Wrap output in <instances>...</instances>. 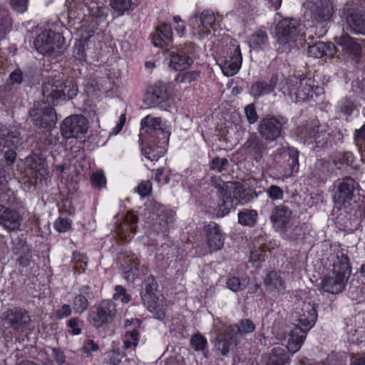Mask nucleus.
Returning a JSON list of instances; mask_svg holds the SVG:
<instances>
[{
	"instance_id": "f257e3e1",
	"label": "nucleus",
	"mask_w": 365,
	"mask_h": 365,
	"mask_svg": "<svg viewBox=\"0 0 365 365\" xmlns=\"http://www.w3.org/2000/svg\"><path fill=\"white\" fill-rule=\"evenodd\" d=\"M292 317L297 324L289 333L287 348L289 352L294 354L299 350L307 332L317 322V306L311 302H303L302 305L296 307Z\"/></svg>"
},
{
	"instance_id": "f03ea898",
	"label": "nucleus",
	"mask_w": 365,
	"mask_h": 365,
	"mask_svg": "<svg viewBox=\"0 0 365 365\" xmlns=\"http://www.w3.org/2000/svg\"><path fill=\"white\" fill-rule=\"evenodd\" d=\"M78 92L77 84L68 81L63 83L55 79H49L41 86L43 99L40 103L54 106L59 101L72 99Z\"/></svg>"
},
{
	"instance_id": "7ed1b4c3",
	"label": "nucleus",
	"mask_w": 365,
	"mask_h": 365,
	"mask_svg": "<svg viewBox=\"0 0 365 365\" xmlns=\"http://www.w3.org/2000/svg\"><path fill=\"white\" fill-rule=\"evenodd\" d=\"M68 4V15L69 19L83 20L88 16L96 22L106 20L108 8L102 2L93 0H66Z\"/></svg>"
},
{
	"instance_id": "20e7f679",
	"label": "nucleus",
	"mask_w": 365,
	"mask_h": 365,
	"mask_svg": "<svg viewBox=\"0 0 365 365\" xmlns=\"http://www.w3.org/2000/svg\"><path fill=\"white\" fill-rule=\"evenodd\" d=\"M313 81L311 78H303L300 80L292 78H284L279 83V91L283 96H287L295 102H303L309 98H312L314 95H317L316 90L319 88L317 86L314 88Z\"/></svg>"
},
{
	"instance_id": "39448f33",
	"label": "nucleus",
	"mask_w": 365,
	"mask_h": 365,
	"mask_svg": "<svg viewBox=\"0 0 365 365\" xmlns=\"http://www.w3.org/2000/svg\"><path fill=\"white\" fill-rule=\"evenodd\" d=\"M158 283L153 276H149L143 281L140 297L144 306L148 310L154 314L158 319H163L166 315V304L161 298L156 295Z\"/></svg>"
},
{
	"instance_id": "423d86ee",
	"label": "nucleus",
	"mask_w": 365,
	"mask_h": 365,
	"mask_svg": "<svg viewBox=\"0 0 365 365\" xmlns=\"http://www.w3.org/2000/svg\"><path fill=\"white\" fill-rule=\"evenodd\" d=\"M359 184L351 177H344L335 181L334 184L333 202L334 203L332 213L335 215L341 210V206L346 207L351 206V201L355 197V191Z\"/></svg>"
},
{
	"instance_id": "0eeeda50",
	"label": "nucleus",
	"mask_w": 365,
	"mask_h": 365,
	"mask_svg": "<svg viewBox=\"0 0 365 365\" xmlns=\"http://www.w3.org/2000/svg\"><path fill=\"white\" fill-rule=\"evenodd\" d=\"M304 26L294 19H284L277 26V41L282 46V52H289L291 50L290 43H294L302 36Z\"/></svg>"
},
{
	"instance_id": "6e6552de",
	"label": "nucleus",
	"mask_w": 365,
	"mask_h": 365,
	"mask_svg": "<svg viewBox=\"0 0 365 365\" xmlns=\"http://www.w3.org/2000/svg\"><path fill=\"white\" fill-rule=\"evenodd\" d=\"M22 144L20 132L6 127L0 128V153L4 155L8 165H12L16 159V149Z\"/></svg>"
},
{
	"instance_id": "1a4fd4ad",
	"label": "nucleus",
	"mask_w": 365,
	"mask_h": 365,
	"mask_svg": "<svg viewBox=\"0 0 365 365\" xmlns=\"http://www.w3.org/2000/svg\"><path fill=\"white\" fill-rule=\"evenodd\" d=\"M35 46L44 56L60 54L66 50L65 38L59 33L48 31L38 36Z\"/></svg>"
},
{
	"instance_id": "9d476101",
	"label": "nucleus",
	"mask_w": 365,
	"mask_h": 365,
	"mask_svg": "<svg viewBox=\"0 0 365 365\" xmlns=\"http://www.w3.org/2000/svg\"><path fill=\"white\" fill-rule=\"evenodd\" d=\"M144 215L148 219V223L159 226V227H155V230L164 232L167 231L169 225L174 222L175 212L165 209L163 205L156 202H153L145 210Z\"/></svg>"
},
{
	"instance_id": "9b49d317",
	"label": "nucleus",
	"mask_w": 365,
	"mask_h": 365,
	"mask_svg": "<svg viewBox=\"0 0 365 365\" xmlns=\"http://www.w3.org/2000/svg\"><path fill=\"white\" fill-rule=\"evenodd\" d=\"M287 122V118L282 115L267 116L260 120L257 130L262 138L274 141L282 135Z\"/></svg>"
},
{
	"instance_id": "f8f14e48",
	"label": "nucleus",
	"mask_w": 365,
	"mask_h": 365,
	"mask_svg": "<svg viewBox=\"0 0 365 365\" xmlns=\"http://www.w3.org/2000/svg\"><path fill=\"white\" fill-rule=\"evenodd\" d=\"M116 312L115 304L112 300H103L90 312L89 322L93 327L100 329L113 321Z\"/></svg>"
},
{
	"instance_id": "ddd939ff",
	"label": "nucleus",
	"mask_w": 365,
	"mask_h": 365,
	"mask_svg": "<svg viewBox=\"0 0 365 365\" xmlns=\"http://www.w3.org/2000/svg\"><path fill=\"white\" fill-rule=\"evenodd\" d=\"M35 126L51 130L56 125L57 115L52 106L36 102L29 112Z\"/></svg>"
},
{
	"instance_id": "4468645a",
	"label": "nucleus",
	"mask_w": 365,
	"mask_h": 365,
	"mask_svg": "<svg viewBox=\"0 0 365 365\" xmlns=\"http://www.w3.org/2000/svg\"><path fill=\"white\" fill-rule=\"evenodd\" d=\"M304 6L305 12L309 13L311 19L317 22L329 20L334 13L331 0H308Z\"/></svg>"
},
{
	"instance_id": "2eb2a0df",
	"label": "nucleus",
	"mask_w": 365,
	"mask_h": 365,
	"mask_svg": "<svg viewBox=\"0 0 365 365\" xmlns=\"http://www.w3.org/2000/svg\"><path fill=\"white\" fill-rule=\"evenodd\" d=\"M61 134L65 138H79L88 131V120L81 115L67 117L61 125Z\"/></svg>"
},
{
	"instance_id": "dca6fc26",
	"label": "nucleus",
	"mask_w": 365,
	"mask_h": 365,
	"mask_svg": "<svg viewBox=\"0 0 365 365\" xmlns=\"http://www.w3.org/2000/svg\"><path fill=\"white\" fill-rule=\"evenodd\" d=\"M2 316L9 327L16 331H23L31 322L29 313L21 307L9 308L3 312Z\"/></svg>"
},
{
	"instance_id": "f3484780",
	"label": "nucleus",
	"mask_w": 365,
	"mask_h": 365,
	"mask_svg": "<svg viewBox=\"0 0 365 365\" xmlns=\"http://www.w3.org/2000/svg\"><path fill=\"white\" fill-rule=\"evenodd\" d=\"M144 133L153 136H157L163 140V143L168 141L170 135V133L163 128L161 118H154L150 115L141 120V129L139 134L140 139H141Z\"/></svg>"
},
{
	"instance_id": "a211bd4d",
	"label": "nucleus",
	"mask_w": 365,
	"mask_h": 365,
	"mask_svg": "<svg viewBox=\"0 0 365 365\" xmlns=\"http://www.w3.org/2000/svg\"><path fill=\"white\" fill-rule=\"evenodd\" d=\"M206 244L211 252L221 250L225 243V237L217 223L212 222L205 227Z\"/></svg>"
},
{
	"instance_id": "6ab92c4d",
	"label": "nucleus",
	"mask_w": 365,
	"mask_h": 365,
	"mask_svg": "<svg viewBox=\"0 0 365 365\" xmlns=\"http://www.w3.org/2000/svg\"><path fill=\"white\" fill-rule=\"evenodd\" d=\"M279 83L278 75L273 73L268 81L260 79L254 82L249 88V93L255 99H257L272 93Z\"/></svg>"
},
{
	"instance_id": "aec40b11",
	"label": "nucleus",
	"mask_w": 365,
	"mask_h": 365,
	"mask_svg": "<svg viewBox=\"0 0 365 365\" xmlns=\"http://www.w3.org/2000/svg\"><path fill=\"white\" fill-rule=\"evenodd\" d=\"M168 86L163 82H158L148 88L144 102L150 107H155L168 98Z\"/></svg>"
},
{
	"instance_id": "412c9836",
	"label": "nucleus",
	"mask_w": 365,
	"mask_h": 365,
	"mask_svg": "<svg viewBox=\"0 0 365 365\" xmlns=\"http://www.w3.org/2000/svg\"><path fill=\"white\" fill-rule=\"evenodd\" d=\"M334 40L345 54L351 56L357 61L361 58V45L349 34H342L340 36L335 37Z\"/></svg>"
},
{
	"instance_id": "4be33fe9",
	"label": "nucleus",
	"mask_w": 365,
	"mask_h": 365,
	"mask_svg": "<svg viewBox=\"0 0 365 365\" xmlns=\"http://www.w3.org/2000/svg\"><path fill=\"white\" fill-rule=\"evenodd\" d=\"M22 218L15 210L0 205V225L9 231L18 230Z\"/></svg>"
},
{
	"instance_id": "5701e85b",
	"label": "nucleus",
	"mask_w": 365,
	"mask_h": 365,
	"mask_svg": "<svg viewBox=\"0 0 365 365\" xmlns=\"http://www.w3.org/2000/svg\"><path fill=\"white\" fill-rule=\"evenodd\" d=\"M199 20V34H207L210 29L216 30L220 26V22L222 20V16L219 13H215L210 9L202 11L200 16Z\"/></svg>"
},
{
	"instance_id": "b1692460",
	"label": "nucleus",
	"mask_w": 365,
	"mask_h": 365,
	"mask_svg": "<svg viewBox=\"0 0 365 365\" xmlns=\"http://www.w3.org/2000/svg\"><path fill=\"white\" fill-rule=\"evenodd\" d=\"M347 22L354 33L365 35V9L362 6L349 9Z\"/></svg>"
},
{
	"instance_id": "393cba45",
	"label": "nucleus",
	"mask_w": 365,
	"mask_h": 365,
	"mask_svg": "<svg viewBox=\"0 0 365 365\" xmlns=\"http://www.w3.org/2000/svg\"><path fill=\"white\" fill-rule=\"evenodd\" d=\"M242 54L240 46L234 48L232 55L226 57L220 63L222 73L227 76H232L240 70L242 65Z\"/></svg>"
},
{
	"instance_id": "a878e982",
	"label": "nucleus",
	"mask_w": 365,
	"mask_h": 365,
	"mask_svg": "<svg viewBox=\"0 0 365 365\" xmlns=\"http://www.w3.org/2000/svg\"><path fill=\"white\" fill-rule=\"evenodd\" d=\"M292 215V211L287 206L279 205L272 209L269 219L274 227L284 230L286 229Z\"/></svg>"
},
{
	"instance_id": "bb28decb",
	"label": "nucleus",
	"mask_w": 365,
	"mask_h": 365,
	"mask_svg": "<svg viewBox=\"0 0 365 365\" xmlns=\"http://www.w3.org/2000/svg\"><path fill=\"white\" fill-rule=\"evenodd\" d=\"M239 342L236 336L227 328L222 334L217 336L214 346L222 356H227L230 351L233 349Z\"/></svg>"
},
{
	"instance_id": "cd10ccee",
	"label": "nucleus",
	"mask_w": 365,
	"mask_h": 365,
	"mask_svg": "<svg viewBox=\"0 0 365 365\" xmlns=\"http://www.w3.org/2000/svg\"><path fill=\"white\" fill-rule=\"evenodd\" d=\"M346 282V279L332 274V275L325 277L322 280L321 287L324 292L332 294H337L343 292Z\"/></svg>"
},
{
	"instance_id": "c85d7f7f",
	"label": "nucleus",
	"mask_w": 365,
	"mask_h": 365,
	"mask_svg": "<svg viewBox=\"0 0 365 365\" xmlns=\"http://www.w3.org/2000/svg\"><path fill=\"white\" fill-rule=\"evenodd\" d=\"M138 217L132 213H128L122 222L116 223V232L122 240L127 241L130 234L136 232V224Z\"/></svg>"
},
{
	"instance_id": "c756f323",
	"label": "nucleus",
	"mask_w": 365,
	"mask_h": 365,
	"mask_svg": "<svg viewBox=\"0 0 365 365\" xmlns=\"http://www.w3.org/2000/svg\"><path fill=\"white\" fill-rule=\"evenodd\" d=\"M307 53L309 56L321 58L322 57L331 58L336 53V46L331 42L319 41L309 46Z\"/></svg>"
},
{
	"instance_id": "7c9ffc66",
	"label": "nucleus",
	"mask_w": 365,
	"mask_h": 365,
	"mask_svg": "<svg viewBox=\"0 0 365 365\" xmlns=\"http://www.w3.org/2000/svg\"><path fill=\"white\" fill-rule=\"evenodd\" d=\"M351 273V267L347 255L342 252L336 255V259L333 264L332 274H336L348 281Z\"/></svg>"
},
{
	"instance_id": "2f4dec72",
	"label": "nucleus",
	"mask_w": 365,
	"mask_h": 365,
	"mask_svg": "<svg viewBox=\"0 0 365 365\" xmlns=\"http://www.w3.org/2000/svg\"><path fill=\"white\" fill-rule=\"evenodd\" d=\"M264 284L270 292L284 294L286 284L281 276L274 270L269 272L264 279Z\"/></svg>"
},
{
	"instance_id": "473e14b6",
	"label": "nucleus",
	"mask_w": 365,
	"mask_h": 365,
	"mask_svg": "<svg viewBox=\"0 0 365 365\" xmlns=\"http://www.w3.org/2000/svg\"><path fill=\"white\" fill-rule=\"evenodd\" d=\"M168 56L170 59V68L176 71L187 70L194 62V58L185 56L175 50L168 51Z\"/></svg>"
},
{
	"instance_id": "72a5a7b5",
	"label": "nucleus",
	"mask_w": 365,
	"mask_h": 365,
	"mask_svg": "<svg viewBox=\"0 0 365 365\" xmlns=\"http://www.w3.org/2000/svg\"><path fill=\"white\" fill-rule=\"evenodd\" d=\"M26 164L41 178H44L48 174L47 163L45 158L40 153H32L28 156L26 158Z\"/></svg>"
},
{
	"instance_id": "f704fd0d",
	"label": "nucleus",
	"mask_w": 365,
	"mask_h": 365,
	"mask_svg": "<svg viewBox=\"0 0 365 365\" xmlns=\"http://www.w3.org/2000/svg\"><path fill=\"white\" fill-rule=\"evenodd\" d=\"M244 148L252 153L255 160H257L262 158V153L267 150V146L261 138L256 133H252L245 143Z\"/></svg>"
},
{
	"instance_id": "c9c22d12",
	"label": "nucleus",
	"mask_w": 365,
	"mask_h": 365,
	"mask_svg": "<svg viewBox=\"0 0 365 365\" xmlns=\"http://www.w3.org/2000/svg\"><path fill=\"white\" fill-rule=\"evenodd\" d=\"M227 329L240 341V339L246 334L254 332L256 327L251 319H242L237 324L230 325Z\"/></svg>"
},
{
	"instance_id": "e433bc0d",
	"label": "nucleus",
	"mask_w": 365,
	"mask_h": 365,
	"mask_svg": "<svg viewBox=\"0 0 365 365\" xmlns=\"http://www.w3.org/2000/svg\"><path fill=\"white\" fill-rule=\"evenodd\" d=\"M222 202L220 205L217 210V216L222 217L227 215L230 210L234 207V200L241 197V192L237 195V197L234 196L233 190L231 191H227L222 193Z\"/></svg>"
},
{
	"instance_id": "4c0bfd02",
	"label": "nucleus",
	"mask_w": 365,
	"mask_h": 365,
	"mask_svg": "<svg viewBox=\"0 0 365 365\" xmlns=\"http://www.w3.org/2000/svg\"><path fill=\"white\" fill-rule=\"evenodd\" d=\"M318 127L319 125L313 122L298 128V135L304 140V143H314Z\"/></svg>"
},
{
	"instance_id": "58836bf2",
	"label": "nucleus",
	"mask_w": 365,
	"mask_h": 365,
	"mask_svg": "<svg viewBox=\"0 0 365 365\" xmlns=\"http://www.w3.org/2000/svg\"><path fill=\"white\" fill-rule=\"evenodd\" d=\"M237 216L240 225L253 227L257 223L258 214L255 210L245 209L239 212Z\"/></svg>"
},
{
	"instance_id": "ea45409f",
	"label": "nucleus",
	"mask_w": 365,
	"mask_h": 365,
	"mask_svg": "<svg viewBox=\"0 0 365 365\" xmlns=\"http://www.w3.org/2000/svg\"><path fill=\"white\" fill-rule=\"evenodd\" d=\"M210 180L211 185L217 188L221 194L233 190L234 196L237 197V194L242 192V187H237L232 183L229 185L227 183L225 182L220 176H212Z\"/></svg>"
},
{
	"instance_id": "a19ab883",
	"label": "nucleus",
	"mask_w": 365,
	"mask_h": 365,
	"mask_svg": "<svg viewBox=\"0 0 365 365\" xmlns=\"http://www.w3.org/2000/svg\"><path fill=\"white\" fill-rule=\"evenodd\" d=\"M110 6L119 15L133 10L137 6L136 0H110Z\"/></svg>"
},
{
	"instance_id": "79ce46f5",
	"label": "nucleus",
	"mask_w": 365,
	"mask_h": 365,
	"mask_svg": "<svg viewBox=\"0 0 365 365\" xmlns=\"http://www.w3.org/2000/svg\"><path fill=\"white\" fill-rule=\"evenodd\" d=\"M190 345L196 351H202L205 357L208 356L207 341L206 338L200 333L195 334L190 339Z\"/></svg>"
},
{
	"instance_id": "37998d69",
	"label": "nucleus",
	"mask_w": 365,
	"mask_h": 365,
	"mask_svg": "<svg viewBox=\"0 0 365 365\" xmlns=\"http://www.w3.org/2000/svg\"><path fill=\"white\" fill-rule=\"evenodd\" d=\"M284 161L289 167L291 173H294L298 170L299 168V152L293 148H289L287 150L284 151L282 154Z\"/></svg>"
},
{
	"instance_id": "c03bdc74",
	"label": "nucleus",
	"mask_w": 365,
	"mask_h": 365,
	"mask_svg": "<svg viewBox=\"0 0 365 365\" xmlns=\"http://www.w3.org/2000/svg\"><path fill=\"white\" fill-rule=\"evenodd\" d=\"M34 71L31 69L28 73H24L20 68H16L9 75L10 83L11 85H20L24 81L30 83L33 77Z\"/></svg>"
},
{
	"instance_id": "a18cd8bd",
	"label": "nucleus",
	"mask_w": 365,
	"mask_h": 365,
	"mask_svg": "<svg viewBox=\"0 0 365 365\" xmlns=\"http://www.w3.org/2000/svg\"><path fill=\"white\" fill-rule=\"evenodd\" d=\"M288 359L285 351L280 346L274 347L267 361V365H284Z\"/></svg>"
},
{
	"instance_id": "49530a36",
	"label": "nucleus",
	"mask_w": 365,
	"mask_h": 365,
	"mask_svg": "<svg viewBox=\"0 0 365 365\" xmlns=\"http://www.w3.org/2000/svg\"><path fill=\"white\" fill-rule=\"evenodd\" d=\"M331 134L326 130L324 127L319 125L314 143L319 148H327L331 143Z\"/></svg>"
},
{
	"instance_id": "de8ad7c7",
	"label": "nucleus",
	"mask_w": 365,
	"mask_h": 365,
	"mask_svg": "<svg viewBox=\"0 0 365 365\" xmlns=\"http://www.w3.org/2000/svg\"><path fill=\"white\" fill-rule=\"evenodd\" d=\"M329 173L328 163L323 160H318L314 164L312 174L315 178L323 181L326 180Z\"/></svg>"
},
{
	"instance_id": "09e8293b",
	"label": "nucleus",
	"mask_w": 365,
	"mask_h": 365,
	"mask_svg": "<svg viewBox=\"0 0 365 365\" xmlns=\"http://www.w3.org/2000/svg\"><path fill=\"white\" fill-rule=\"evenodd\" d=\"M201 72L200 71H189L184 73H179L175 78V81L178 83H191L197 81L200 78Z\"/></svg>"
},
{
	"instance_id": "8fccbe9b",
	"label": "nucleus",
	"mask_w": 365,
	"mask_h": 365,
	"mask_svg": "<svg viewBox=\"0 0 365 365\" xmlns=\"http://www.w3.org/2000/svg\"><path fill=\"white\" fill-rule=\"evenodd\" d=\"M343 206H341V210H339L338 212H336L335 215V224L339 226V229H346L351 225V215L346 210L342 209Z\"/></svg>"
},
{
	"instance_id": "3c124183",
	"label": "nucleus",
	"mask_w": 365,
	"mask_h": 365,
	"mask_svg": "<svg viewBox=\"0 0 365 365\" xmlns=\"http://www.w3.org/2000/svg\"><path fill=\"white\" fill-rule=\"evenodd\" d=\"M164 153V148L158 145H148L143 151L145 157L150 161L158 160Z\"/></svg>"
},
{
	"instance_id": "603ef678",
	"label": "nucleus",
	"mask_w": 365,
	"mask_h": 365,
	"mask_svg": "<svg viewBox=\"0 0 365 365\" xmlns=\"http://www.w3.org/2000/svg\"><path fill=\"white\" fill-rule=\"evenodd\" d=\"M250 45L253 48H261L268 42L267 34L265 31H257L250 38Z\"/></svg>"
},
{
	"instance_id": "864d4df0",
	"label": "nucleus",
	"mask_w": 365,
	"mask_h": 365,
	"mask_svg": "<svg viewBox=\"0 0 365 365\" xmlns=\"http://www.w3.org/2000/svg\"><path fill=\"white\" fill-rule=\"evenodd\" d=\"M354 138L359 150L361 152L362 160L365 161V123L355 130Z\"/></svg>"
},
{
	"instance_id": "5fc2aeb1",
	"label": "nucleus",
	"mask_w": 365,
	"mask_h": 365,
	"mask_svg": "<svg viewBox=\"0 0 365 365\" xmlns=\"http://www.w3.org/2000/svg\"><path fill=\"white\" fill-rule=\"evenodd\" d=\"M90 302L83 295L76 294L73 299V308L76 313L82 314L89 307Z\"/></svg>"
},
{
	"instance_id": "6e6d98bb",
	"label": "nucleus",
	"mask_w": 365,
	"mask_h": 365,
	"mask_svg": "<svg viewBox=\"0 0 365 365\" xmlns=\"http://www.w3.org/2000/svg\"><path fill=\"white\" fill-rule=\"evenodd\" d=\"M73 56L80 62L86 61V42L79 41L75 43L73 51Z\"/></svg>"
},
{
	"instance_id": "4d7b16f0",
	"label": "nucleus",
	"mask_w": 365,
	"mask_h": 365,
	"mask_svg": "<svg viewBox=\"0 0 365 365\" xmlns=\"http://www.w3.org/2000/svg\"><path fill=\"white\" fill-rule=\"evenodd\" d=\"M174 50L185 56L194 58V56L196 52V46L195 43L188 42L180 44Z\"/></svg>"
},
{
	"instance_id": "13d9d810",
	"label": "nucleus",
	"mask_w": 365,
	"mask_h": 365,
	"mask_svg": "<svg viewBox=\"0 0 365 365\" xmlns=\"http://www.w3.org/2000/svg\"><path fill=\"white\" fill-rule=\"evenodd\" d=\"M265 192L272 200H281L284 197L283 190L275 185H270L266 189Z\"/></svg>"
},
{
	"instance_id": "bf43d9fd",
	"label": "nucleus",
	"mask_w": 365,
	"mask_h": 365,
	"mask_svg": "<svg viewBox=\"0 0 365 365\" xmlns=\"http://www.w3.org/2000/svg\"><path fill=\"white\" fill-rule=\"evenodd\" d=\"M229 162L227 158H220L218 157L214 158L211 161L210 170H216L218 173H222L226 169Z\"/></svg>"
},
{
	"instance_id": "052dcab7",
	"label": "nucleus",
	"mask_w": 365,
	"mask_h": 365,
	"mask_svg": "<svg viewBox=\"0 0 365 365\" xmlns=\"http://www.w3.org/2000/svg\"><path fill=\"white\" fill-rule=\"evenodd\" d=\"M91 182L93 187L98 188L105 187L106 180L103 171H97L93 173L91 176Z\"/></svg>"
},
{
	"instance_id": "680f3d73",
	"label": "nucleus",
	"mask_w": 365,
	"mask_h": 365,
	"mask_svg": "<svg viewBox=\"0 0 365 365\" xmlns=\"http://www.w3.org/2000/svg\"><path fill=\"white\" fill-rule=\"evenodd\" d=\"M227 287L234 292L243 290L245 287L241 283L240 278L237 277H230L227 279Z\"/></svg>"
},
{
	"instance_id": "e2e57ef3",
	"label": "nucleus",
	"mask_w": 365,
	"mask_h": 365,
	"mask_svg": "<svg viewBox=\"0 0 365 365\" xmlns=\"http://www.w3.org/2000/svg\"><path fill=\"white\" fill-rule=\"evenodd\" d=\"M142 197H145L150 195L152 192V183L149 180L142 181L135 189Z\"/></svg>"
},
{
	"instance_id": "0e129e2a",
	"label": "nucleus",
	"mask_w": 365,
	"mask_h": 365,
	"mask_svg": "<svg viewBox=\"0 0 365 365\" xmlns=\"http://www.w3.org/2000/svg\"><path fill=\"white\" fill-rule=\"evenodd\" d=\"M54 227L59 232H65L71 229V221L59 217L54 223Z\"/></svg>"
},
{
	"instance_id": "69168bd1",
	"label": "nucleus",
	"mask_w": 365,
	"mask_h": 365,
	"mask_svg": "<svg viewBox=\"0 0 365 365\" xmlns=\"http://www.w3.org/2000/svg\"><path fill=\"white\" fill-rule=\"evenodd\" d=\"M356 108L354 102L345 98L342 100L340 105V110L346 115H350Z\"/></svg>"
},
{
	"instance_id": "338daca9",
	"label": "nucleus",
	"mask_w": 365,
	"mask_h": 365,
	"mask_svg": "<svg viewBox=\"0 0 365 365\" xmlns=\"http://www.w3.org/2000/svg\"><path fill=\"white\" fill-rule=\"evenodd\" d=\"M155 31L159 32L165 39L168 41L173 37V31L170 24L162 23L156 27Z\"/></svg>"
},
{
	"instance_id": "774afa93",
	"label": "nucleus",
	"mask_w": 365,
	"mask_h": 365,
	"mask_svg": "<svg viewBox=\"0 0 365 365\" xmlns=\"http://www.w3.org/2000/svg\"><path fill=\"white\" fill-rule=\"evenodd\" d=\"M245 115L250 123H255L258 119V115L256 111L254 103L247 105L245 108Z\"/></svg>"
}]
</instances>
